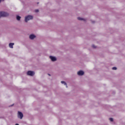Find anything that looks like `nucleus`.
<instances>
[{"label":"nucleus","mask_w":125,"mask_h":125,"mask_svg":"<svg viewBox=\"0 0 125 125\" xmlns=\"http://www.w3.org/2000/svg\"><path fill=\"white\" fill-rule=\"evenodd\" d=\"M34 17L32 15H28L25 17V22H28V21H30V20H33Z\"/></svg>","instance_id":"1"},{"label":"nucleus","mask_w":125,"mask_h":125,"mask_svg":"<svg viewBox=\"0 0 125 125\" xmlns=\"http://www.w3.org/2000/svg\"><path fill=\"white\" fill-rule=\"evenodd\" d=\"M6 16H8V13L0 11V17H5Z\"/></svg>","instance_id":"2"},{"label":"nucleus","mask_w":125,"mask_h":125,"mask_svg":"<svg viewBox=\"0 0 125 125\" xmlns=\"http://www.w3.org/2000/svg\"><path fill=\"white\" fill-rule=\"evenodd\" d=\"M27 75L28 76H30L31 77H33V76L35 75V72L32 71H29L27 72Z\"/></svg>","instance_id":"3"},{"label":"nucleus","mask_w":125,"mask_h":125,"mask_svg":"<svg viewBox=\"0 0 125 125\" xmlns=\"http://www.w3.org/2000/svg\"><path fill=\"white\" fill-rule=\"evenodd\" d=\"M49 58H50V59H51V61H52V62H55V61H56V60H57V59L56 58V57H55L54 56H50Z\"/></svg>","instance_id":"4"},{"label":"nucleus","mask_w":125,"mask_h":125,"mask_svg":"<svg viewBox=\"0 0 125 125\" xmlns=\"http://www.w3.org/2000/svg\"><path fill=\"white\" fill-rule=\"evenodd\" d=\"M18 118H19V119H22L23 118V113H21L20 111L18 112Z\"/></svg>","instance_id":"5"},{"label":"nucleus","mask_w":125,"mask_h":125,"mask_svg":"<svg viewBox=\"0 0 125 125\" xmlns=\"http://www.w3.org/2000/svg\"><path fill=\"white\" fill-rule=\"evenodd\" d=\"M37 38V36L35 34H31L29 35L30 40H35Z\"/></svg>","instance_id":"6"},{"label":"nucleus","mask_w":125,"mask_h":125,"mask_svg":"<svg viewBox=\"0 0 125 125\" xmlns=\"http://www.w3.org/2000/svg\"><path fill=\"white\" fill-rule=\"evenodd\" d=\"M84 74V72L83 70L79 71L77 72V75H78V76H83Z\"/></svg>","instance_id":"7"},{"label":"nucleus","mask_w":125,"mask_h":125,"mask_svg":"<svg viewBox=\"0 0 125 125\" xmlns=\"http://www.w3.org/2000/svg\"><path fill=\"white\" fill-rule=\"evenodd\" d=\"M13 45H14V43H9V47L10 48H13Z\"/></svg>","instance_id":"8"},{"label":"nucleus","mask_w":125,"mask_h":125,"mask_svg":"<svg viewBox=\"0 0 125 125\" xmlns=\"http://www.w3.org/2000/svg\"><path fill=\"white\" fill-rule=\"evenodd\" d=\"M78 20H80V21H85V19L81 18V17H78Z\"/></svg>","instance_id":"9"},{"label":"nucleus","mask_w":125,"mask_h":125,"mask_svg":"<svg viewBox=\"0 0 125 125\" xmlns=\"http://www.w3.org/2000/svg\"><path fill=\"white\" fill-rule=\"evenodd\" d=\"M61 83H62V84H64V85H66V87H67V83H66V82L64 81H62Z\"/></svg>","instance_id":"10"},{"label":"nucleus","mask_w":125,"mask_h":125,"mask_svg":"<svg viewBox=\"0 0 125 125\" xmlns=\"http://www.w3.org/2000/svg\"><path fill=\"white\" fill-rule=\"evenodd\" d=\"M21 19V17L19 16H17V20H18V21H20Z\"/></svg>","instance_id":"11"},{"label":"nucleus","mask_w":125,"mask_h":125,"mask_svg":"<svg viewBox=\"0 0 125 125\" xmlns=\"http://www.w3.org/2000/svg\"><path fill=\"white\" fill-rule=\"evenodd\" d=\"M109 121H110V122H113V121H114V120L113 119V118H109Z\"/></svg>","instance_id":"12"},{"label":"nucleus","mask_w":125,"mask_h":125,"mask_svg":"<svg viewBox=\"0 0 125 125\" xmlns=\"http://www.w3.org/2000/svg\"><path fill=\"white\" fill-rule=\"evenodd\" d=\"M92 47L93 48H96V46L94 45H92Z\"/></svg>","instance_id":"13"},{"label":"nucleus","mask_w":125,"mask_h":125,"mask_svg":"<svg viewBox=\"0 0 125 125\" xmlns=\"http://www.w3.org/2000/svg\"><path fill=\"white\" fill-rule=\"evenodd\" d=\"M112 70H117V68L116 67H113Z\"/></svg>","instance_id":"14"},{"label":"nucleus","mask_w":125,"mask_h":125,"mask_svg":"<svg viewBox=\"0 0 125 125\" xmlns=\"http://www.w3.org/2000/svg\"><path fill=\"white\" fill-rule=\"evenodd\" d=\"M35 12H39V10H38V9L35 10Z\"/></svg>","instance_id":"15"},{"label":"nucleus","mask_w":125,"mask_h":125,"mask_svg":"<svg viewBox=\"0 0 125 125\" xmlns=\"http://www.w3.org/2000/svg\"><path fill=\"white\" fill-rule=\"evenodd\" d=\"M3 0H0V2H1V1H3Z\"/></svg>","instance_id":"16"},{"label":"nucleus","mask_w":125,"mask_h":125,"mask_svg":"<svg viewBox=\"0 0 125 125\" xmlns=\"http://www.w3.org/2000/svg\"><path fill=\"white\" fill-rule=\"evenodd\" d=\"M15 125H19V124H16Z\"/></svg>","instance_id":"17"},{"label":"nucleus","mask_w":125,"mask_h":125,"mask_svg":"<svg viewBox=\"0 0 125 125\" xmlns=\"http://www.w3.org/2000/svg\"><path fill=\"white\" fill-rule=\"evenodd\" d=\"M49 76H50V74H49Z\"/></svg>","instance_id":"18"}]
</instances>
